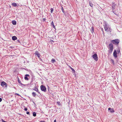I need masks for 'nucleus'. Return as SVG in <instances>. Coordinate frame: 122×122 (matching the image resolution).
<instances>
[{
	"label": "nucleus",
	"instance_id": "29",
	"mask_svg": "<svg viewBox=\"0 0 122 122\" xmlns=\"http://www.w3.org/2000/svg\"><path fill=\"white\" fill-rule=\"evenodd\" d=\"M15 94L16 95L18 96H20V95L19 94L16 93H15Z\"/></svg>",
	"mask_w": 122,
	"mask_h": 122
},
{
	"label": "nucleus",
	"instance_id": "12",
	"mask_svg": "<svg viewBox=\"0 0 122 122\" xmlns=\"http://www.w3.org/2000/svg\"><path fill=\"white\" fill-rule=\"evenodd\" d=\"M51 26H52V27L53 28H54V29H56L55 26L54 25V24L53 22V21H52V22L51 23Z\"/></svg>",
	"mask_w": 122,
	"mask_h": 122
},
{
	"label": "nucleus",
	"instance_id": "11",
	"mask_svg": "<svg viewBox=\"0 0 122 122\" xmlns=\"http://www.w3.org/2000/svg\"><path fill=\"white\" fill-rule=\"evenodd\" d=\"M108 110L109 111L110 110V112L111 113H113L114 111L113 109H111V108L110 107L108 108Z\"/></svg>",
	"mask_w": 122,
	"mask_h": 122
},
{
	"label": "nucleus",
	"instance_id": "24",
	"mask_svg": "<svg viewBox=\"0 0 122 122\" xmlns=\"http://www.w3.org/2000/svg\"><path fill=\"white\" fill-rule=\"evenodd\" d=\"M111 61L112 62L113 64L114 65V62L113 60L112 59H111Z\"/></svg>",
	"mask_w": 122,
	"mask_h": 122
},
{
	"label": "nucleus",
	"instance_id": "5",
	"mask_svg": "<svg viewBox=\"0 0 122 122\" xmlns=\"http://www.w3.org/2000/svg\"><path fill=\"white\" fill-rule=\"evenodd\" d=\"M1 85L4 87H7V84L4 81H3L1 82Z\"/></svg>",
	"mask_w": 122,
	"mask_h": 122
},
{
	"label": "nucleus",
	"instance_id": "22",
	"mask_svg": "<svg viewBox=\"0 0 122 122\" xmlns=\"http://www.w3.org/2000/svg\"><path fill=\"white\" fill-rule=\"evenodd\" d=\"M51 61L53 63H54V62H55L56 61L53 58L52 59Z\"/></svg>",
	"mask_w": 122,
	"mask_h": 122
},
{
	"label": "nucleus",
	"instance_id": "10",
	"mask_svg": "<svg viewBox=\"0 0 122 122\" xmlns=\"http://www.w3.org/2000/svg\"><path fill=\"white\" fill-rule=\"evenodd\" d=\"M30 76L29 74H26L25 75V80H28L29 79L27 77H29Z\"/></svg>",
	"mask_w": 122,
	"mask_h": 122
},
{
	"label": "nucleus",
	"instance_id": "39",
	"mask_svg": "<svg viewBox=\"0 0 122 122\" xmlns=\"http://www.w3.org/2000/svg\"><path fill=\"white\" fill-rule=\"evenodd\" d=\"M69 67L71 69V68H72L70 66H69Z\"/></svg>",
	"mask_w": 122,
	"mask_h": 122
},
{
	"label": "nucleus",
	"instance_id": "42",
	"mask_svg": "<svg viewBox=\"0 0 122 122\" xmlns=\"http://www.w3.org/2000/svg\"><path fill=\"white\" fill-rule=\"evenodd\" d=\"M45 20V19H44V20Z\"/></svg>",
	"mask_w": 122,
	"mask_h": 122
},
{
	"label": "nucleus",
	"instance_id": "40",
	"mask_svg": "<svg viewBox=\"0 0 122 122\" xmlns=\"http://www.w3.org/2000/svg\"><path fill=\"white\" fill-rule=\"evenodd\" d=\"M40 59V60H41V61H42V59Z\"/></svg>",
	"mask_w": 122,
	"mask_h": 122
},
{
	"label": "nucleus",
	"instance_id": "26",
	"mask_svg": "<svg viewBox=\"0 0 122 122\" xmlns=\"http://www.w3.org/2000/svg\"><path fill=\"white\" fill-rule=\"evenodd\" d=\"M71 69L72 70V72H75V70L74 69L72 68H71Z\"/></svg>",
	"mask_w": 122,
	"mask_h": 122
},
{
	"label": "nucleus",
	"instance_id": "34",
	"mask_svg": "<svg viewBox=\"0 0 122 122\" xmlns=\"http://www.w3.org/2000/svg\"><path fill=\"white\" fill-rule=\"evenodd\" d=\"M101 30H102V32H103V31H104L103 29V28H101Z\"/></svg>",
	"mask_w": 122,
	"mask_h": 122
},
{
	"label": "nucleus",
	"instance_id": "33",
	"mask_svg": "<svg viewBox=\"0 0 122 122\" xmlns=\"http://www.w3.org/2000/svg\"><path fill=\"white\" fill-rule=\"evenodd\" d=\"M40 122H45V121H41Z\"/></svg>",
	"mask_w": 122,
	"mask_h": 122
},
{
	"label": "nucleus",
	"instance_id": "3",
	"mask_svg": "<svg viewBox=\"0 0 122 122\" xmlns=\"http://www.w3.org/2000/svg\"><path fill=\"white\" fill-rule=\"evenodd\" d=\"M111 42L114 44L117 45L118 44L119 42V40L118 39H116L112 40Z\"/></svg>",
	"mask_w": 122,
	"mask_h": 122
},
{
	"label": "nucleus",
	"instance_id": "17",
	"mask_svg": "<svg viewBox=\"0 0 122 122\" xmlns=\"http://www.w3.org/2000/svg\"><path fill=\"white\" fill-rule=\"evenodd\" d=\"M32 94L33 96L34 97H35L36 95V93L34 92H33L32 93Z\"/></svg>",
	"mask_w": 122,
	"mask_h": 122
},
{
	"label": "nucleus",
	"instance_id": "8",
	"mask_svg": "<svg viewBox=\"0 0 122 122\" xmlns=\"http://www.w3.org/2000/svg\"><path fill=\"white\" fill-rule=\"evenodd\" d=\"M35 54L36 55H37V57L39 58L41 56V55L37 51H36Z\"/></svg>",
	"mask_w": 122,
	"mask_h": 122
},
{
	"label": "nucleus",
	"instance_id": "18",
	"mask_svg": "<svg viewBox=\"0 0 122 122\" xmlns=\"http://www.w3.org/2000/svg\"><path fill=\"white\" fill-rule=\"evenodd\" d=\"M91 32L92 33H93L94 32V28L93 27H92L91 28Z\"/></svg>",
	"mask_w": 122,
	"mask_h": 122
},
{
	"label": "nucleus",
	"instance_id": "37",
	"mask_svg": "<svg viewBox=\"0 0 122 122\" xmlns=\"http://www.w3.org/2000/svg\"><path fill=\"white\" fill-rule=\"evenodd\" d=\"M103 35H104V31H103Z\"/></svg>",
	"mask_w": 122,
	"mask_h": 122
},
{
	"label": "nucleus",
	"instance_id": "23",
	"mask_svg": "<svg viewBox=\"0 0 122 122\" xmlns=\"http://www.w3.org/2000/svg\"><path fill=\"white\" fill-rule=\"evenodd\" d=\"M115 5H113L112 6V8L113 9V10H114V9H115Z\"/></svg>",
	"mask_w": 122,
	"mask_h": 122
},
{
	"label": "nucleus",
	"instance_id": "1",
	"mask_svg": "<svg viewBox=\"0 0 122 122\" xmlns=\"http://www.w3.org/2000/svg\"><path fill=\"white\" fill-rule=\"evenodd\" d=\"M105 31L108 32H111V27L109 26L107 23H105L103 25Z\"/></svg>",
	"mask_w": 122,
	"mask_h": 122
},
{
	"label": "nucleus",
	"instance_id": "36",
	"mask_svg": "<svg viewBox=\"0 0 122 122\" xmlns=\"http://www.w3.org/2000/svg\"><path fill=\"white\" fill-rule=\"evenodd\" d=\"M57 104H58V105H59V103H60V102H57Z\"/></svg>",
	"mask_w": 122,
	"mask_h": 122
},
{
	"label": "nucleus",
	"instance_id": "13",
	"mask_svg": "<svg viewBox=\"0 0 122 122\" xmlns=\"http://www.w3.org/2000/svg\"><path fill=\"white\" fill-rule=\"evenodd\" d=\"M12 39L13 40L15 41L17 39V37L15 36H14L12 37Z\"/></svg>",
	"mask_w": 122,
	"mask_h": 122
},
{
	"label": "nucleus",
	"instance_id": "41",
	"mask_svg": "<svg viewBox=\"0 0 122 122\" xmlns=\"http://www.w3.org/2000/svg\"><path fill=\"white\" fill-rule=\"evenodd\" d=\"M17 41H18L19 42H20V41H19V40H18Z\"/></svg>",
	"mask_w": 122,
	"mask_h": 122
},
{
	"label": "nucleus",
	"instance_id": "6",
	"mask_svg": "<svg viewBox=\"0 0 122 122\" xmlns=\"http://www.w3.org/2000/svg\"><path fill=\"white\" fill-rule=\"evenodd\" d=\"M92 57L94 60L96 61H97L98 60V58L97 55L96 54H94L92 56Z\"/></svg>",
	"mask_w": 122,
	"mask_h": 122
},
{
	"label": "nucleus",
	"instance_id": "2",
	"mask_svg": "<svg viewBox=\"0 0 122 122\" xmlns=\"http://www.w3.org/2000/svg\"><path fill=\"white\" fill-rule=\"evenodd\" d=\"M108 48L109 49L108 51V55H110L112 53L113 49V45L112 43L110 44L109 45Z\"/></svg>",
	"mask_w": 122,
	"mask_h": 122
},
{
	"label": "nucleus",
	"instance_id": "35",
	"mask_svg": "<svg viewBox=\"0 0 122 122\" xmlns=\"http://www.w3.org/2000/svg\"><path fill=\"white\" fill-rule=\"evenodd\" d=\"M50 41L51 42H54L52 40H50Z\"/></svg>",
	"mask_w": 122,
	"mask_h": 122
},
{
	"label": "nucleus",
	"instance_id": "31",
	"mask_svg": "<svg viewBox=\"0 0 122 122\" xmlns=\"http://www.w3.org/2000/svg\"><path fill=\"white\" fill-rule=\"evenodd\" d=\"M30 113L29 112H26V114H29Z\"/></svg>",
	"mask_w": 122,
	"mask_h": 122
},
{
	"label": "nucleus",
	"instance_id": "14",
	"mask_svg": "<svg viewBox=\"0 0 122 122\" xmlns=\"http://www.w3.org/2000/svg\"><path fill=\"white\" fill-rule=\"evenodd\" d=\"M12 5L14 7H16L17 6V4L15 2L12 3Z\"/></svg>",
	"mask_w": 122,
	"mask_h": 122
},
{
	"label": "nucleus",
	"instance_id": "16",
	"mask_svg": "<svg viewBox=\"0 0 122 122\" xmlns=\"http://www.w3.org/2000/svg\"><path fill=\"white\" fill-rule=\"evenodd\" d=\"M12 22V24L14 25H15L16 24V22L15 20H13Z\"/></svg>",
	"mask_w": 122,
	"mask_h": 122
},
{
	"label": "nucleus",
	"instance_id": "15",
	"mask_svg": "<svg viewBox=\"0 0 122 122\" xmlns=\"http://www.w3.org/2000/svg\"><path fill=\"white\" fill-rule=\"evenodd\" d=\"M18 83L20 84H21V85H24V86H25V85L23 84L20 81V80L19 79V78H18Z\"/></svg>",
	"mask_w": 122,
	"mask_h": 122
},
{
	"label": "nucleus",
	"instance_id": "32",
	"mask_svg": "<svg viewBox=\"0 0 122 122\" xmlns=\"http://www.w3.org/2000/svg\"><path fill=\"white\" fill-rule=\"evenodd\" d=\"M2 101V99L1 98H0V102H1Z\"/></svg>",
	"mask_w": 122,
	"mask_h": 122
},
{
	"label": "nucleus",
	"instance_id": "7",
	"mask_svg": "<svg viewBox=\"0 0 122 122\" xmlns=\"http://www.w3.org/2000/svg\"><path fill=\"white\" fill-rule=\"evenodd\" d=\"M117 53L116 51L115 50H114L113 53V56L117 58Z\"/></svg>",
	"mask_w": 122,
	"mask_h": 122
},
{
	"label": "nucleus",
	"instance_id": "25",
	"mask_svg": "<svg viewBox=\"0 0 122 122\" xmlns=\"http://www.w3.org/2000/svg\"><path fill=\"white\" fill-rule=\"evenodd\" d=\"M61 10H62V12L63 13H64L65 12H64V9H63V7H62V6H61Z\"/></svg>",
	"mask_w": 122,
	"mask_h": 122
},
{
	"label": "nucleus",
	"instance_id": "27",
	"mask_svg": "<svg viewBox=\"0 0 122 122\" xmlns=\"http://www.w3.org/2000/svg\"><path fill=\"white\" fill-rule=\"evenodd\" d=\"M117 51L118 52V54H120V50H119Z\"/></svg>",
	"mask_w": 122,
	"mask_h": 122
},
{
	"label": "nucleus",
	"instance_id": "38",
	"mask_svg": "<svg viewBox=\"0 0 122 122\" xmlns=\"http://www.w3.org/2000/svg\"><path fill=\"white\" fill-rule=\"evenodd\" d=\"M54 122H56V120H55L54 121Z\"/></svg>",
	"mask_w": 122,
	"mask_h": 122
},
{
	"label": "nucleus",
	"instance_id": "21",
	"mask_svg": "<svg viewBox=\"0 0 122 122\" xmlns=\"http://www.w3.org/2000/svg\"><path fill=\"white\" fill-rule=\"evenodd\" d=\"M51 13H52L53 12V10H54V9H53L52 8H51Z\"/></svg>",
	"mask_w": 122,
	"mask_h": 122
},
{
	"label": "nucleus",
	"instance_id": "20",
	"mask_svg": "<svg viewBox=\"0 0 122 122\" xmlns=\"http://www.w3.org/2000/svg\"><path fill=\"white\" fill-rule=\"evenodd\" d=\"M89 5H90L91 7H93V4L91 3L90 2H89Z\"/></svg>",
	"mask_w": 122,
	"mask_h": 122
},
{
	"label": "nucleus",
	"instance_id": "28",
	"mask_svg": "<svg viewBox=\"0 0 122 122\" xmlns=\"http://www.w3.org/2000/svg\"><path fill=\"white\" fill-rule=\"evenodd\" d=\"M1 121L2 122H7L6 121H4L3 119H1Z\"/></svg>",
	"mask_w": 122,
	"mask_h": 122
},
{
	"label": "nucleus",
	"instance_id": "19",
	"mask_svg": "<svg viewBox=\"0 0 122 122\" xmlns=\"http://www.w3.org/2000/svg\"><path fill=\"white\" fill-rule=\"evenodd\" d=\"M33 116L34 117H35L36 116V113L35 112H34L33 113Z\"/></svg>",
	"mask_w": 122,
	"mask_h": 122
},
{
	"label": "nucleus",
	"instance_id": "9",
	"mask_svg": "<svg viewBox=\"0 0 122 122\" xmlns=\"http://www.w3.org/2000/svg\"><path fill=\"white\" fill-rule=\"evenodd\" d=\"M33 90L37 92L38 93H39V94L40 93V92L38 91V88H36V87H34L33 89Z\"/></svg>",
	"mask_w": 122,
	"mask_h": 122
},
{
	"label": "nucleus",
	"instance_id": "30",
	"mask_svg": "<svg viewBox=\"0 0 122 122\" xmlns=\"http://www.w3.org/2000/svg\"><path fill=\"white\" fill-rule=\"evenodd\" d=\"M24 110L25 111H27V108H24Z\"/></svg>",
	"mask_w": 122,
	"mask_h": 122
},
{
	"label": "nucleus",
	"instance_id": "43",
	"mask_svg": "<svg viewBox=\"0 0 122 122\" xmlns=\"http://www.w3.org/2000/svg\"><path fill=\"white\" fill-rule=\"evenodd\" d=\"M45 20V19H44V20Z\"/></svg>",
	"mask_w": 122,
	"mask_h": 122
},
{
	"label": "nucleus",
	"instance_id": "4",
	"mask_svg": "<svg viewBox=\"0 0 122 122\" xmlns=\"http://www.w3.org/2000/svg\"><path fill=\"white\" fill-rule=\"evenodd\" d=\"M41 89L42 91L44 92H46V88L45 86L41 85Z\"/></svg>",
	"mask_w": 122,
	"mask_h": 122
}]
</instances>
